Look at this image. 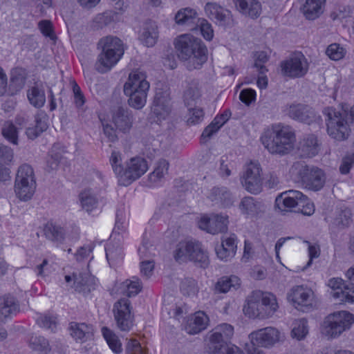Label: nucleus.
Returning a JSON list of instances; mask_svg holds the SVG:
<instances>
[{"label":"nucleus","instance_id":"obj_1","mask_svg":"<svg viewBox=\"0 0 354 354\" xmlns=\"http://www.w3.org/2000/svg\"><path fill=\"white\" fill-rule=\"evenodd\" d=\"M178 57L189 60V71L199 69L207 59V49L203 41L190 35H182L174 42Z\"/></svg>","mask_w":354,"mask_h":354},{"label":"nucleus","instance_id":"obj_2","mask_svg":"<svg viewBox=\"0 0 354 354\" xmlns=\"http://www.w3.org/2000/svg\"><path fill=\"white\" fill-rule=\"evenodd\" d=\"M261 141L270 153L286 155L294 149L296 138L291 127L277 124L263 133Z\"/></svg>","mask_w":354,"mask_h":354},{"label":"nucleus","instance_id":"obj_3","mask_svg":"<svg viewBox=\"0 0 354 354\" xmlns=\"http://www.w3.org/2000/svg\"><path fill=\"white\" fill-rule=\"evenodd\" d=\"M278 308L277 298L273 294L254 290L248 297L243 311L250 318L265 319L271 317Z\"/></svg>","mask_w":354,"mask_h":354},{"label":"nucleus","instance_id":"obj_4","mask_svg":"<svg viewBox=\"0 0 354 354\" xmlns=\"http://www.w3.org/2000/svg\"><path fill=\"white\" fill-rule=\"evenodd\" d=\"M98 47L102 51L95 63L96 70L104 73L109 71L120 60L124 54L122 41L113 36L102 38L98 42Z\"/></svg>","mask_w":354,"mask_h":354},{"label":"nucleus","instance_id":"obj_5","mask_svg":"<svg viewBox=\"0 0 354 354\" xmlns=\"http://www.w3.org/2000/svg\"><path fill=\"white\" fill-rule=\"evenodd\" d=\"M146 74L138 70L131 72L124 85V93L129 97V105L136 109H141L147 102L149 83Z\"/></svg>","mask_w":354,"mask_h":354},{"label":"nucleus","instance_id":"obj_6","mask_svg":"<svg viewBox=\"0 0 354 354\" xmlns=\"http://www.w3.org/2000/svg\"><path fill=\"white\" fill-rule=\"evenodd\" d=\"M325 115L326 131L328 136L337 141L346 140L351 134L349 122L344 111H337L333 107L323 110Z\"/></svg>","mask_w":354,"mask_h":354},{"label":"nucleus","instance_id":"obj_7","mask_svg":"<svg viewBox=\"0 0 354 354\" xmlns=\"http://www.w3.org/2000/svg\"><path fill=\"white\" fill-rule=\"evenodd\" d=\"M174 258L178 262L187 260L200 263L201 267L208 265L209 259L206 251L198 241L180 242L174 252Z\"/></svg>","mask_w":354,"mask_h":354},{"label":"nucleus","instance_id":"obj_8","mask_svg":"<svg viewBox=\"0 0 354 354\" xmlns=\"http://www.w3.org/2000/svg\"><path fill=\"white\" fill-rule=\"evenodd\" d=\"M354 323V315L348 311H337L330 314L324 322V333L330 338L339 337L351 328Z\"/></svg>","mask_w":354,"mask_h":354},{"label":"nucleus","instance_id":"obj_9","mask_svg":"<svg viewBox=\"0 0 354 354\" xmlns=\"http://www.w3.org/2000/svg\"><path fill=\"white\" fill-rule=\"evenodd\" d=\"M293 167L299 169V176L304 187L314 192L319 191L324 187L326 176L322 169L310 167L301 162H296Z\"/></svg>","mask_w":354,"mask_h":354},{"label":"nucleus","instance_id":"obj_10","mask_svg":"<svg viewBox=\"0 0 354 354\" xmlns=\"http://www.w3.org/2000/svg\"><path fill=\"white\" fill-rule=\"evenodd\" d=\"M243 187L252 194H259L263 189L262 168L257 161H250L244 167L240 178Z\"/></svg>","mask_w":354,"mask_h":354},{"label":"nucleus","instance_id":"obj_11","mask_svg":"<svg viewBox=\"0 0 354 354\" xmlns=\"http://www.w3.org/2000/svg\"><path fill=\"white\" fill-rule=\"evenodd\" d=\"M234 335V327L227 323H223L216 326L207 335L206 352L209 353L213 351L224 349L227 346Z\"/></svg>","mask_w":354,"mask_h":354},{"label":"nucleus","instance_id":"obj_12","mask_svg":"<svg viewBox=\"0 0 354 354\" xmlns=\"http://www.w3.org/2000/svg\"><path fill=\"white\" fill-rule=\"evenodd\" d=\"M149 169L147 160L142 157H133L125 163V167L120 176L118 183L128 186L144 175Z\"/></svg>","mask_w":354,"mask_h":354},{"label":"nucleus","instance_id":"obj_13","mask_svg":"<svg viewBox=\"0 0 354 354\" xmlns=\"http://www.w3.org/2000/svg\"><path fill=\"white\" fill-rule=\"evenodd\" d=\"M281 73L290 78L304 77L308 71V63L305 56L301 53H295L281 63Z\"/></svg>","mask_w":354,"mask_h":354},{"label":"nucleus","instance_id":"obj_14","mask_svg":"<svg viewBox=\"0 0 354 354\" xmlns=\"http://www.w3.org/2000/svg\"><path fill=\"white\" fill-rule=\"evenodd\" d=\"M198 225L200 229L212 234L223 233L227 230L228 216L222 214L203 216Z\"/></svg>","mask_w":354,"mask_h":354},{"label":"nucleus","instance_id":"obj_15","mask_svg":"<svg viewBox=\"0 0 354 354\" xmlns=\"http://www.w3.org/2000/svg\"><path fill=\"white\" fill-rule=\"evenodd\" d=\"M171 99L167 91H158L151 106L152 116L156 122L166 120L171 111Z\"/></svg>","mask_w":354,"mask_h":354},{"label":"nucleus","instance_id":"obj_16","mask_svg":"<svg viewBox=\"0 0 354 354\" xmlns=\"http://www.w3.org/2000/svg\"><path fill=\"white\" fill-rule=\"evenodd\" d=\"M303 193L297 190H288L276 198L275 205L281 212H295L302 204Z\"/></svg>","mask_w":354,"mask_h":354},{"label":"nucleus","instance_id":"obj_17","mask_svg":"<svg viewBox=\"0 0 354 354\" xmlns=\"http://www.w3.org/2000/svg\"><path fill=\"white\" fill-rule=\"evenodd\" d=\"M111 121L118 131L127 133L133 127L135 118L131 111L118 106L112 111Z\"/></svg>","mask_w":354,"mask_h":354},{"label":"nucleus","instance_id":"obj_18","mask_svg":"<svg viewBox=\"0 0 354 354\" xmlns=\"http://www.w3.org/2000/svg\"><path fill=\"white\" fill-rule=\"evenodd\" d=\"M115 319L121 330L128 331L132 326L130 310V301L127 299H121L113 306Z\"/></svg>","mask_w":354,"mask_h":354},{"label":"nucleus","instance_id":"obj_19","mask_svg":"<svg viewBox=\"0 0 354 354\" xmlns=\"http://www.w3.org/2000/svg\"><path fill=\"white\" fill-rule=\"evenodd\" d=\"M285 112L290 118L308 124L315 121L316 118L315 111L302 104L287 105Z\"/></svg>","mask_w":354,"mask_h":354},{"label":"nucleus","instance_id":"obj_20","mask_svg":"<svg viewBox=\"0 0 354 354\" xmlns=\"http://www.w3.org/2000/svg\"><path fill=\"white\" fill-rule=\"evenodd\" d=\"M328 286L332 289L333 297L340 302H354V290L350 291L349 282L345 284L341 278H332L328 281Z\"/></svg>","mask_w":354,"mask_h":354},{"label":"nucleus","instance_id":"obj_21","mask_svg":"<svg viewBox=\"0 0 354 354\" xmlns=\"http://www.w3.org/2000/svg\"><path fill=\"white\" fill-rule=\"evenodd\" d=\"M279 333L273 327H266L250 334L252 344L268 347L276 343L279 339Z\"/></svg>","mask_w":354,"mask_h":354},{"label":"nucleus","instance_id":"obj_22","mask_svg":"<svg viewBox=\"0 0 354 354\" xmlns=\"http://www.w3.org/2000/svg\"><path fill=\"white\" fill-rule=\"evenodd\" d=\"M288 299L298 306H309L313 305L314 292L307 286H296L288 293Z\"/></svg>","mask_w":354,"mask_h":354},{"label":"nucleus","instance_id":"obj_23","mask_svg":"<svg viewBox=\"0 0 354 354\" xmlns=\"http://www.w3.org/2000/svg\"><path fill=\"white\" fill-rule=\"evenodd\" d=\"M236 248V236L235 234H231L230 236L223 238L221 244L217 245L215 250L218 258L228 261L235 256Z\"/></svg>","mask_w":354,"mask_h":354},{"label":"nucleus","instance_id":"obj_24","mask_svg":"<svg viewBox=\"0 0 354 354\" xmlns=\"http://www.w3.org/2000/svg\"><path fill=\"white\" fill-rule=\"evenodd\" d=\"M206 15L221 26L227 24L231 19V12L216 3H207L205 6Z\"/></svg>","mask_w":354,"mask_h":354},{"label":"nucleus","instance_id":"obj_25","mask_svg":"<svg viewBox=\"0 0 354 354\" xmlns=\"http://www.w3.org/2000/svg\"><path fill=\"white\" fill-rule=\"evenodd\" d=\"M239 208L241 214L247 218L256 217L263 212L262 203L252 196L243 197L239 205Z\"/></svg>","mask_w":354,"mask_h":354},{"label":"nucleus","instance_id":"obj_26","mask_svg":"<svg viewBox=\"0 0 354 354\" xmlns=\"http://www.w3.org/2000/svg\"><path fill=\"white\" fill-rule=\"evenodd\" d=\"M69 330L73 338L80 343L91 339L93 336V326L86 323L71 322Z\"/></svg>","mask_w":354,"mask_h":354},{"label":"nucleus","instance_id":"obj_27","mask_svg":"<svg viewBox=\"0 0 354 354\" xmlns=\"http://www.w3.org/2000/svg\"><path fill=\"white\" fill-rule=\"evenodd\" d=\"M158 38V26L152 21H146L140 30L139 39L147 47L153 46Z\"/></svg>","mask_w":354,"mask_h":354},{"label":"nucleus","instance_id":"obj_28","mask_svg":"<svg viewBox=\"0 0 354 354\" xmlns=\"http://www.w3.org/2000/svg\"><path fill=\"white\" fill-rule=\"evenodd\" d=\"M208 322L207 315L202 311H198L187 321L185 329L190 335L198 334L207 328Z\"/></svg>","mask_w":354,"mask_h":354},{"label":"nucleus","instance_id":"obj_29","mask_svg":"<svg viewBox=\"0 0 354 354\" xmlns=\"http://www.w3.org/2000/svg\"><path fill=\"white\" fill-rule=\"evenodd\" d=\"M319 150V145L315 135H308L299 142L298 151L303 158H312L315 156Z\"/></svg>","mask_w":354,"mask_h":354},{"label":"nucleus","instance_id":"obj_30","mask_svg":"<svg viewBox=\"0 0 354 354\" xmlns=\"http://www.w3.org/2000/svg\"><path fill=\"white\" fill-rule=\"evenodd\" d=\"M73 285L76 291L88 293L95 288V278L88 272L73 274Z\"/></svg>","mask_w":354,"mask_h":354},{"label":"nucleus","instance_id":"obj_31","mask_svg":"<svg viewBox=\"0 0 354 354\" xmlns=\"http://www.w3.org/2000/svg\"><path fill=\"white\" fill-rule=\"evenodd\" d=\"M236 8L243 15L251 18H257L261 10L260 3L257 0H232Z\"/></svg>","mask_w":354,"mask_h":354},{"label":"nucleus","instance_id":"obj_32","mask_svg":"<svg viewBox=\"0 0 354 354\" xmlns=\"http://www.w3.org/2000/svg\"><path fill=\"white\" fill-rule=\"evenodd\" d=\"M326 0H306L301 10L308 20L318 18L323 12Z\"/></svg>","mask_w":354,"mask_h":354},{"label":"nucleus","instance_id":"obj_33","mask_svg":"<svg viewBox=\"0 0 354 354\" xmlns=\"http://www.w3.org/2000/svg\"><path fill=\"white\" fill-rule=\"evenodd\" d=\"M241 286L240 279L235 276H224L219 278L214 285V292L216 293H226L232 290L238 289Z\"/></svg>","mask_w":354,"mask_h":354},{"label":"nucleus","instance_id":"obj_34","mask_svg":"<svg viewBox=\"0 0 354 354\" xmlns=\"http://www.w3.org/2000/svg\"><path fill=\"white\" fill-rule=\"evenodd\" d=\"M15 188L18 198L21 201H26L33 196L36 188V183H24L21 180H15Z\"/></svg>","mask_w":354,"mask_h":354},{"label":"nucleus","instance_id":"obj_35","mask_svg":"<svg viewBox=\"0 0 354 354\" xmlns=\"http://www.w3.org/2000/svg\"><path fill=\"white\" fill-rule=\"evenodd\" d=\"M79 198L82 207L87 212L96 209L98 205V198L91 189H84L80 195Z\"/></svg>","mask_w":354,"mask_h":354},{"label":"nucleus","instance_id":"obj_36","mask_svg":"<svg viewBox=\"0 0 354 354\" xmlns=\"http://www.w3.org/2000/svg\"><path fill=\"white\" fill-rule=\"evenodd\" d=\"M18 308L19 306L13 297L8 295L0 298V320L16 313Z\"/></svg>","mask_w":354,"mask_h":354},{"label":"nucleus","instance_id":"obj_37","mask_svg":"<svg viewBox=\"0 0 354 354\" xmlns=\"http://www.w3.org/2000/svg\"><path fill=\"white\" fill-rule=\"evenodd\" d=\"M198 19L196 11L190 8L178 10L175 16L176 22L179 25L194 24Z\"/></svg>","mask_w":354,"mask_h":354},{"label":"nucleus","instance_id":"obj_38","mask_svg":"<svg viewBox=\"0 0 354 354\" xmlns=\"http://www.w3.org/2000/svg\"><path fill=\"white\" fill-rule=\"evenodd\" d=\"M352 222V213L350 209L344 208L337 212L332 223L333 225L338 230L345 229Z\"/></svg>","mask_w":354,"mask_h":354},{"label":"nucleus","instance_id":"obj_39","mask_svg":"<svg viewBox=\"0 0 354 354\" xmlns=\"http://www.w3.org/2000/svg\"><path fill=\"white\" fill-rule=\"evenodd\" d=\"M201 96V91L196 83H190L184 93V102L187 106H194Z\"/></svg>","mask_w":354,"mask_h":354},{"label":"nucleus","instance_id":"obj_40","mask_svg":"<svg viewBox=\"0 0 354 354\" xmlns=\"http://www.w3.org/2000/svg\"><path fill=\"white\" fill-rule=\"evenodd\" d=\"M115 18L116 13L108 10L97 15L93 20L92 26L95 29H102L113 23Z\"/></svg>","mask_w":354,"mask_h":354},{"label":"nucleus","instance_id":"obj_41","mask_svg":"<svg viewBox=\"0 0 354 354\" xmlns=\"http://www.w3.org/2000/svg\"><path fill=\"white\" fill-rule=\"evenodd\" d=\"M209 198L212 201H220L225 206H230L233 203L232 196L225 187H214Z\"/></svg>","mask_w":354,"mask_h":354},{"label":"nucleus","instance_id":"obj_42","mask_svg":"<svg viewBox=\"0 0 354 354\" xmlns=\"http://www.w3.org/2000/svg\"><path fill=\"white\" fill-rule=\"evenodd\" d=\"M45 236L55 242H61L64 238V232L60 226L54 225L52 223H47L44 227Z\"/></svg>","mask_w":354,"mask_h":354},{"label":"nucleus","instance_id":"obj_43","mask_svg":"<svg viewBox=\"0 0 354 354\" xmlns=\"http://www.w3.org/2000/svg\"><path fill=\"white\" fill-rule=\"evenodd\" d=\"M30 103L36 108L42 107L46 102L44 91L37 86H32L27 93Z\"/></svg>","mask_w":354,"mask_h":354},{"label":"nucleus","instance_id":"obj_44","mask_svg":"<svg viewBox=\"0 0 354 354\" xmlns=\"http://www.w3.org/2000/svg\"><path fill=\"white\" fill-rule=\"evenodd\" d=\"M106 257L109 263L112 266L122 259V250L118 243H110L106 248Z\"/></svg>","mask_w":354,"mask_h":354},{"label":"nucleus","instance_id":"obj_45","mask_svg":"<svg viewBox=\"0 0 354 354\" xmlns=\"http://www.w3.org/2000/svg\"><path fill=\"white\" fill-rule=\"evenodd\" d=\"M132 279V280H126L121 284V288L124 289L123 293L129 297L136 296L142 289L140 279L136 277Z\"/></svg>","mask_w":354,"mask_h":354},{"label":"nucleus","instance_id":"obj_46","mask_svg":"<svg viewBox=\"0 0 354 354\" xmlns=\"http://www.w3.org/2000/svg\"><path fill=\"white\" fill-rule=\"evenodd\" d=\"M102 332L110 348L115 353H121L122 344L118 337L106 327H103Z\"/></svg>","mask_w":354,"mask_h":354},{"label":"nucleus","instance_id":"obj_47","mask_svg":"<svg viewBox=\"0 0 354 354\" xmlns=\"http://www.w3.org/2000/svg\"><path fill=\"white\" fill-rule=\"evenodd\" d=\"M169 164L165 159L160 160L153 172L149 174V180L153 183H156L162 179L167 173Z\"/></svg>","mask_w":354,"mask_h":354},{"label":"nucleus","instance_id":"obj_48","mask_svg":"<svg viewBox=\"0 0 354 354\" xmlns=\"http://www.w3.org/2000/svg\"><path fill=\"white\" fill-rule=\"evenodd\" d=\"M30 347L38 352L46 354L50 351L48 341L43 337H31L30 339Z\"/></svg>","mask_w":354,"mask_h":354},{"label":"nucleus","instance_id":"obj_49","mask_svg":"<svg viewBox=\"0 0 354 354\" xmlns=\"http://www.w3.org/2000/svg\"><path fill=\"white\" fill-rule=\"evenodd\" d=\"M3 137L12 144L17 145L18 140V132L12 122L7 121L2 127Z\"/></svg>","mask_w":354,"mask_h":354},{"label":"nucleus","instance_id":"obj_50","mask_svg":"<svg viewBox=\"0 0 354 354\" xmlns=\"http://www.w3.org/2000/svg\"><path fill=\"white\" fill-rule=\"evenodd\" d=\"M15 180H21L24 183H36L33 169L29 165H22L18 169Z\"/></svg>","mask_w":354,"mask_h":354},{"label":"nucleus","instance_id":"obj_51","mask_svg":"<svg viewBox=\"0 0 354 354\" xmlns=\"http://www.w3.org/2000/svg\"><path fill=\"white\" fill-rule=\"evenodd\" d=\"M225 123L221 117L216 116L213 121L204 129L201 135L203 139H209Z\"/></svg>","mask_w":354,"mask_h":354},{"label":"nucleus","instance_id":"obj_52","mask_svg":"<svg viewBox=\"0 0 354 354\" xmlns=\"http://www.w3.org/2000/svg\"><path fill=\"white\" fill-rule=\"evenodd\" d=\"M188 114L187 122L189 125L196 124L201 122L204 118V111L201 108L187 106Z\"/></svg>","mask_w":354,"mask_h":354},{"label":"nucleus","instance_id":"obj_53","mask_svg":"<svg viewBox=\"0 0 354 354\" xmlns=\"http://www.w3.org/2000/svg\"><path fill=\"white\" fill-rule=\"evenodd\" d=\"M26 77L21 69H15L11 73L10 86L15 88L16 91L21 90L25 85Z\"/></svg>","mask_w":354,"mask_h":354},{"label":"nucleus","instance_id":"obj_54","mask_svg":"<svg viewBox=\"0 0 354 354\" xmlns=\"http://www.w3.org/2000/svg\"><path fill=\"white\" fill-rule=\"evenodd\" d=\"M308 333L307 322L304 319L297 320L294 324L292 330V337L297 339H301L306 337Z\"/></svg>","mask_w":354,"mask_h":354},{"label":"nucleus","instance_id":"obj_55","mask_svg":"<svg viewBox=\"0 0 354 354\" xmlns=\"http://www.w3.org/2000/svg\"><path fill=\"white\" fill-rule=\"evenodd\" d=\"M326 53L331 59L339 60L344 57L346 50L339 44L335 43L328 46Z\"/></svg>","mask_w":354,"mask_h":354},{"label":"nucleus","instance_id":"obj_56","mask_svg":"<svg viewBox=\"0 0 354 354\" xmlns=\"http://www.w3.org/2000/svg\"><path fill=\"white\" fill-rule=\"evenodd\" d=\"M180 290L183 295L188 296L196 295L198 292L196 281L192 278L184 279L181 283Z\"/></svg>","mask_w":354,"mask_h":354},{"label":"nucleus","instance_id":"obj_57","mask_svg":"<svg viewBox=\"0 0 354 354\" xmlns=\"http://www.w3.org/2000/svg\"><path fill=\"white\" fill-rule=\"evenodd\" d=\"M109 160L118 180L124 168L122 165L121 153L118 151H113Z\"/></svg>","mask_w":354,"mask_h":354},{"label":"nucleus","instance_id":"obj_58","mask_svg":"<svg viewBox=\"0 0 354 354\" xmlns=\"http://www.w3.org/2000/svg\"><path fill=\"white\" fill-rule=\"evenodd\" d=\"M301 199H302V204L298 207V209H296V212L301 213L305 216L313 214L315 210L313 203L304 194Z\"/></svg>","mask_w":354,"mask_h":354},{"label":"nucleus","instance_id":"obj_59","mask_svg":"<svg viewBox=\"0 0 354 354\" xmlns=\"http://www.w3.org/2000/svg\"><path fill=\"white\" fill-rule=\"evenodd\" d=\"M198 26L203 37L208 41H210L214 36V31L212 25L205 19H198Z\"/></svg>","mask_w":354,"mask_h":354},{"label":"nucleus","instance_id":"obj_60","mask_svg":"<svg viewBox=\"0 0 354 354\" xmlns=\"http://www.w3.org/2000/svg\"><path fill=\"white\" fill-rule=\"evenodd\" d=\"M127 354H147V350L136 339H131L127 345Z\"/></svg>","mask_w":354,"mask_h":354},{"label":"nucleus","instance_id":"obj_61","mask_svg":"<svg viewBox=\"0 0 354 354\" xmlns=\"http://www.w3.org/2000/svg\"><path fill=\"white\" fill-rule=\"evenodd\" d=\"M73 91L74 94V102L77 108L82 107L85 103V97L80 86L73 81L72 82Z\"/></svg>","mask_w":354,"mask_h":354},{"label":"nucleus","instance_id":"obj_62","mask_svg":"<svg viewBox=\"0 0 354 354\" xmlns=\"http://www.w3.org/2000/svg\"><path fill=\"white\" fill-rule=\"evenodd\" d=\"M256 93L254 90L248 88L241 91L239 98L242 102L249 105L255 100Z\"/></svg>","mask_w":354,"mask_h":354},{"label":"nucleus","instance_id":"obj_63","mask_svg":"<svg viewBox=\"0 0 354 354\" xmlns=\"http://www.w3.org/2000/svg\"><path fill=\"white\" fill-rule=\"evenodd\" d=\"M93 246L91 244L80 247L75 254L76 260L77 261H80L85 258H87L88 255L93 252Z\"/></svg>","mask_w":354,"mask_h":354},{"label":"nucleus","instance_id":"obj_64","mask_svg":"<svg viewBox=\"0 0 354 354\" xmlns=\"http://www.w3.org/2000/svg\"><path fill=\"white\" fill-rule=\"evenodd\" d=\"M208 354H244L243 352L236 346L227 345L224 349L213 351Z\"/></svg>","mask_w":354,"mask_h":354}]
</instances>
